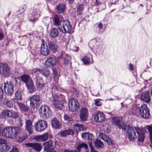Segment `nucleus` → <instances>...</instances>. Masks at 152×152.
<instances>
[{"label":"nucleus","instance_id":"680f3d73","mask_svg":"<svg viewBox=\"0 0 152 152\" xmlns=\"http://www.w3.org/2000/svg\"><path fill=\"white\" fill-rule=\"evenodd\" d=\"M129 67L130 70L132 71H133L134 69V66L133 64H130L129 65Z\"/></svg>","mask_w":152,"mask_h":152},{"label":"nucleus","instance_id":"ddd939ff","mask_svg":"<svg viewBox=\"0 0 152 152\" xmlns=\"http://www.w3.org/2000/svg\"><path fill=\"white\" fill-rule=\"evenodd\" d=\"M30 106L32 107H34L35 105H38L40 101V96L38 95H34L30 98Z\"/></svg>","mask_w":152,"mask_h":152},{"label":"nucleus","instance_id":"09e8293b","mask_svg":"<svg viewBox=\"0 0 152 152\" xmlns=\"http://www.w3.org/2000/svg\"><path fill=\"white\" fill-rule=\"evenodd\" d=\"M34 139L38 141H42L41 135L37 136L34 137Z\"/></svg>","mask_w":152,"mask_h":152},{"label":"nucleus","instance_id":"b1692460","mask_svg":"<svg viewBox=\"0 0 152 152\" xmlns=\"http://www.w3.org/2000/svg\"><path fill=\"white\" fill-rule=\"evenodd\" d=\"M26 129L29 134L32 133L33 126L32 121L31 120H26L25 122Z\"/></svg>","mask_w":152,"mask_h":152},{"label":"nucleus","instance_id":"aec40b11","mask_svg":"<svg viewBox=\"0 0 152 152\" xmlns=\"http://www.w3.org/2000/svg\"><path fill=\"white\" fill-rule=\"evenodd\" d=\"M57 60L54 57L48 58L45 63V65L48 67L52 66L55 65Z\"/></svg>","mask_w":152,"mask_h":152},{"label":"nucleus","instance_id":"a18cd8bd","mask_svg":"<svg viewBox=\"0 0 152 152\" xmlns=\"http://www.w3.org/2000/svg\"><path fill=\"white\" fill-rule=\"evenodd\" d=\"M41 80H38L37 78V79L36 84L37 87L40 88H42L44 86V85L41 83Z\"/></svg>","mask_w":152,"mask_h":152},{"label":"nucleus","instance_id":"052dcab7","mask_svg":"<svg viewBox=\"0 0 152 152\" xmlns=\"http://www.w3.org/2000/svg\"><path fill=\"white\" fill-rule=\"evenodd\" d=\"M64 152H77V151L74 150H70L69 149L65 150Z\"/></svg>","mask_w":152,"mask_h":152},{"label":"nucleus","instance_id":"f03ea898","mask_svg":"<svg viewBox=\"0 0 152 152\" xmlns=\"http://www.w3.org/2000/svg\"><path fill=\"white\" fill-rule=\"evenodd\" d=\"M53 99L52 102L54 107L58 110H61L65 102L64 96L62 95L58 96L55 94L53 96Z\"/></svg>","mask_w":152,"mask_h":152},{"label":"nucleus","instance_id":"4468645a","mask_svg":"<svg viewBox=\"0 0 152 152\" xmlns=\"http://www.w3.org/2000/svg\"><path fill=\"white\" fill-rule=\"evenodd\" d=\"M4 88L5 93L8 95H11L13 91V84L10 82L4 83Z\"/></svg>","mask_w":152,"mask_h":152},{"label":"nucleus","instance_id":"c756f323","mask_svg":"<svg viewBox=\"0 0 152 152\" xmlns=\"http://www.w3.org/2000/svg\"><path fill=\"white\" fill-rule=\"evenodd\" d=\"M59 34V31L57 28H53L50 31V37L54 38L58 36Z\"/></svg>","mask_w":152,"mask_h":152},{"label":"nucleus","instance_id":"864d4df0","mask_svg":"<svg viewBox=\"0 0 152 152\" xmlns=\"http://www.w3.org/2000/svg\"><path fill=\"white\" fill-rule=\"evenodd\" d=\"M88 133H84L81 134V137L83 139H85L87 136Z\"/></svg>","mask_w":152,"mask_h":152},{"label":"nucleus","instance_id":"37998d69","mask_svg":"<svg viewBox=\"0 0 152 152\" xmlns=\"http://www.w3.org/2000/svg\"><path fill=\"white\" fill-rule=\"evenodd\" d=\"M82 61L85 64H88L90 63V58L87 56H84L82 58Z\"/></svg>","mask_w":152,"mask_h":152},{"label":"nucleus","instance_id":"bb28decb","mask_svg":"<svg viewBox=\"0 0 152 152\" xmlns=\"http://www.w3.org/2000/svg\"><path fill=\"white\" fill-rule=\"evenodd\" d=\"M15 102V99H13L10 100H6L4 102V104L7 108H10L13 107Z\"/></svg>","mask_w":152,"mask_h":152},{"label":"nucleus","instance_id":"4c0bfd02","mask_svg":"<svg viewBox=\"0 0 152 152\" xmlns=\"http://www.w3.org/2000/svg\"><path fill=\"white\" fill-rule=\"evenodd\" d=\"M41 74L45 77H48L49 75V72L47 69L43 68L41 69Z\"/></svg>","mask_w":152,"mask_h":152},{"label":"nucleus","instance_id":"603ef678","mask_svg":"<svg viewBox=\"0 0 152 152\" xmlns=\"http://www.w3.org/2000/svg\"><path fill=\"white\" fill-rule=\"evenodd\" d=\"M95 104L97 106H100L101 105V103L98 99H95L94 100Z\"/></svg>","mask_w":152,"mask_h":152},{"label":"nucleus","instance_id":"bf43d9fd","mask_svg":"<svg viewBox=\"0 0 152 152\" xmlns=\"http://www.w3.org/2000/svg\"><path fill=\"white\" fill-rule=\"evenodd\" d=\"M82 147H84L86 149H87L88 148V147L87 145L85 143H83L81 144Z\"/></svg>","mask_w":152,"mask_h":152},{"label":"nucleus","instance_id":"39448f33","mask_svg":"<svg viewBox=\"0 0 152 152\" xmlns=\"http://www.w3.org/2000/svg\"><path fill=\"white\" fill-rule=\"evenodd\" d=\"M18 113L12 110L7 109L4 110L0 114V118L2 119H6L9 118H17L18 116Z\"/></svg>","mask_w":152,"mask_h":152},{"label":"nucleus","instance_id":"dca6fc26","mask_svg":"<svg viewBox=\"0 0 152 152\" xmlns=\"http://www.w3.org/2000/svg\"><path fill=\"white\" fill-rule=\"evenodd\" d=\"M27 147L31 148L37 152H40L42 149L41 145L38 143H28L25 144Z\"/></svg>","mask_w":152,"mask_h":152},{"label":"nucleus","instance_id":"de8ad7c7","mask_svg":"<svg viewBox=\"0 0 152 152\" xmlns=\"http://www.w3.org/2000/svg\"><path fill=\"white\" fill-rule=\"evenodd\" d=\"M26 7L25 5L22 6L20 7L19 10V12H20V13H22L26 9Z\"/></svg>","mask_w":152,"mask_h":152},{"label":"nucleus","instance_id":"2eb2a0df","mask_svg":"<svg viewBox=\"0 0 152 152\" xmlns=\"http://www.w3.org/2000/svg\"><path fill=\"white\" fill-rule=\"evenodd\" d=\"M42 44L41 46L40 52L42 55L48 56L49 54L50 50L48 49L47 45L44 39L42 40Z\"/></svg>","mask_w":152,"mask_h":152},{"label":"nucleus","instance_id":"e2e57ef3","mask_svg":"<svg viewBox=\"0 0 152 152\" xmlns=\"http://www.w3.org/2000/svg\"><path fill=\"white\" fill-rule=\"evenodd\" d=\"M4 37V35L3 34L0 32V40H1Z\"/></svg>","mask_w":152,"mask_h":152},{"label":"nucleus","instance_id":"774afa93","mask_svg":"<svg viewBox=\"0 0 152 152\" xmlns=\"http://www.w3.org/2000/svg\"><path fill=\"white\" fill-rule=\"evenodd\" d=\"M95 4L96 5H98L99 4V3L98 1L97 0H96Z\"/></svg>","mask_w":152,"mask_h":152},{"label":"nucleus","instance_id":"6ab92c4d","mask_svg":"<svg viewBox=\"0 0 152 152\" xmlns=\"http://www.w3.org/2000/svg\"><path fill=\"white\" fill-rule=\"evenodd\" d=\"M39 17V12L37 10L34 11L33 13L30 14L28 16L29 20L33 23L35 22Z\"/></svg>","mask_w":152,"mask_h":152},{"label":"nucleus","instance_id":"a211bd4d","mask_svg":"<svg viewBox=\"0 0 152 152\" xmlns=\"http://www.w3.org/2000/svg\"><path fill=\"white\" fill-rule=\"evenodd\" d=\"M104 115L101 112H97L94 114V120L96 122H101L104 120Z\"/></svg>","mask_w":152,"mask_h":152},{"label":"nucleus","instance_id":"58836bf2","mask_svg":"<svg viewBox=\"0 0 152 152\" xmlns=\"http://www.w3.org/2000/svg\"><path fill=\"white\" fill-rule=\"evenodd\" d=\"M147 127L150 134V140L152 144V126L151 125L147 126Z\"/></svg>","mask_w":152,"mask_h":152},{"label":"nucleus","instance_id":"423d86ee","mask_svg":"<svg viewBox=\"0 0 152 152\" xmlns=\"http://www.w3.org/2000/svg\"><path fill=\"white\" fill-rule=\"evenodd\" d=\"M126 127V130L127 132V135L128 136L129 139L130 141H133L136 138V129L138 128L134 127L132 128L129 125L127 126Z\"/></svg>","mask_w":152,"mask_h":152},{"label":"nucleus","instance_id":"5fc2aeb1","mask_svg":"<svg viewBox=\"0 0 152 152\" xmlns=\"http://www.w3.org/2000/svg\"><path fill=\"white\" fill-rule=\"evenodd\" d=\"M64 118L65 120L67 121H70V119L69 117L66 114H65Z\"/></svg>","mask_w":152,"mask_h":152},{"label":"nucleus","instance_id":"7ed1b4c3","mask_svg":"<svg viewBox=\"0 0 152 152\" xmlns=\"http://www.w3.org/2000/svg\"><path fill=\"white\" fill-rule=\"evenodd\" d=\"M58 29L63 33H70L72 32V26L67 20L61 21Z\"/></svg>","mask_w":152,"mask_h":152},{"label":"nucleus","instance_id":"6e6d98bb","mask_svg":"<svg viewBox=\"0 0 152 152\" xmlns=\"http://www.w3.org/2000/svg\"><path fill=\"white\" fill-rule=\"evenodd\" d=\"M82 148L81 144L77 146V152H80L81 148Z\"/></svg>","mask_w":152,"mask_h":152},{"label":"nucleus","instance_id":"f257e3e1","mask_svg":"<svg viewBox=\"0 0 152 152\" xmlns=\"http://www.w3.org/2000/svg\"><path fill=\"white\" fill-rule=\"evenodd\" d=\"M20 130V128L19 127H7L2 129L1 135L7 138L14 139L16 137Z\"/></svg>","mask_w":152,"mask_h":152},{"label":"nucleus","instance_id":"2f4dec72","mask_svg":"<svg viewBox=\"0 0 152 152\" xmlns=\"http://www.w3.org/2000/svg\"><path fill=\"white\" fill-rule=\"evenodd\" d=\"M65 8V5L64 4H61L57 6L56 10L58 13H62L64 11Z\"/></svg>","mask_w":152,"mask_h":152},{"label":"nucleus","instance_id":"13d9d810","mask_svg":"<svg viewBox=\"0 0 152 152\" xmlns=\"http://www.w3.org/2000/svg\"><path fill=\"white\" fill-rule=\"evenodd\" d=\"M3 90L0 88V99L3 97Z\"/></svg>","mask_w":152,"mask_h":152},{"label":"nucleus","instance_id":"69168bd1","mask_svg":"<svg viewBox=\"0 0 152 152\" xmlns=\"http://www.w3.org/2000/svg\"><path fill=\"white\" fill-rule=\"evenodd\" d=\"M90 147H91V152H98V151H96V150H95L94 149H93L91 147L90 145Z\"/></svg>","mask_w":152,"mask_h":152},{"label":"nucleus","instance_id":"1a4fd4ad","mask_svg":"<svg viewBox=\"0 0 152 152\" xmlns=\"http://www.w3.org/2000/svg\"><path fill=\"white\" fill-rule=\"evenodd\" d=\"M138 109L141 116L144 118L147 119L150 115V111L147 105L143 104L141 106L139 107Z\"/></svg>","mask_w":152,"mask_h":152},{"label":"nucleus","instance_id":"7c9ffc66","mask_svg":"<svg viewBox=\"0 0 152 152\" xmlns=\"http://www.w3.org/2000/svg\"><path fill=\"white\" fill-rule=\"evenodd\" d=\"M16 103L20 109L24 112L27 111L29 110V107L22 103L17 102Z\"/></svg>","mask_w":152,"mask_h":152},{"label":"nucleus","instance_id":"4be33fe9","mask_svg":"<svg viewBox=\"0 0 152 152\" xmlns=\"http://www.w3.org/2000/svg\"><path fill=\"white\" fill-rule=\"evenodd\" d=\"M99 137L100 139L106 142L108 145H113V140L105 134L100 133L99 135Z\"/></svg>","mask_w":152,"mask_h":152},{"label":"nucleus","instance_id":"6e6552de","mask_svg":"<svg viewBox=\"0 0 152 152\" xmlns=\"http://www.w3.org/2000/svg\"><path fill=\"white\" fill-rule=\"evenodd\" d=\"M10 73V69L6 63H0V74L3 77H9Z\"/></svg>","mask_w":152,"mask_h":152},{"label":"nucleus","instance_id":"473e14b6","mask_svg":"<svg viewBox=\"0 0 152 152\" xmlns=\"http://www.w3.org/2000/svg\"><path fill=\"white\" fill-rule=\"evenodd\" d=\"M59 18L57 15H55L53 18V22L54 25L56 26L59 27L60 24Z\"/></svg>","mask_w":152,"mask_h":152},{"label":"nucleus","instance_id":"5701e85b","mask_svg":"<svg viewBox=\"0 0 152 152\" xmlns=\"http://www.w3.org/2000/svg\"><path fill=\"white\" fill-rule=\"evenodd\" d=\"M48 47L53 53H56L58 50V45L56 43L53 41H50L48 43Z\"/></svg>","mask_w":152,"mask_h":152},{"label":"nucleus","instance_id":"c03bdc74","mask_svg":"<svg viewBox=\"0 0 152 152\" xmlns=\"http://www.w3.org/2000/svg\"><path fill=\"white\" fill-rule=\"evenodd\" d=\"M15 96L17 99L20 100H22V98L20 92L18 91H16L15 94Z\"/></svg>","mask_w":152,"mask_h":152},{"label":"nucleus","instance_id":"f704fd0d","mask_svg":"<svg viewBox=\"0 0 152 152\" xmlns=\"http://www.w3.org/2000/svg\"><path fill=\"white\" fill-rule=\"evenodd\" d=\"M62 56L64 58V63L65 64H67L71 60V57L65 53L63 54Z\"/></svg>","mask_w":152,"mask_h":152},{"label":"nucleus","instance_id":"8fccbe9b","mask_svg":"<svg viewBox=\"0 0 152 152\" xmlns=\"http://www.w3.org/2000/svg\"><path fill=\"white\" fill-rule=\"evenodd\" d=\"M7 141L6 140L3 139H0V145L6 144Z\"/></svg>","mask_w":152,"mask_h":152},{"label":"nucleus","instance_id":"338daca9","mask_svg":"<svg viewBox=\"0 0 152 152\" xmlns=\"http://www.w3.org/2000/svg\"><path fill=\"white\" fill-rule=\"evenodd\" d=\"M2 129L1 126H0V136L1 135V132Z\"/></svg>","mask_w":152,"mask_h":152},{"label":"nucleus","instance_id":"79ce46f5","mask_svg":"<svg viewBox=\"0 0 152 152\" xmlns=\"http://www.w3.org/2000/svg\"><path fill=\"white\" fill-rule=\"evenodd\" d=\"M42 141H45L49 137V135L47 133H46L43 134L41 135Z\"/></svg>","mask_w":152,"mask_h":152},{"label":"nucleus","instance_id":"c85d7f7f","mask_svg":"<svg viewBox=\"0 0 152 152\" xmlns=\"http://www.w3.org/2000/svg\"><path fill=\"white\" fill-rule=\"evenodd\" d=\"M74 133L72 130L69 129L67 130L61 131L60 134L61 136H65L68 135H72Z\"/></svg>","mask_w":152,"mask_h":152},{"label":"nucleus","instance_id":"393cba45","mask_svg":"<svg viewBox=\"0 0 152 152\" xmlns=\"http://www.w3.org/2000/svg\"><path fill=\"white\" fill-rule=\"evenodd\" d=\"M43 145L44 146V150L47 152H50L53 149L52 148V142L51 140L44 142Z\"/></svg>","mask_w":152,"mask_h":152},{"label":"nucleus","instance_id":"cd10ccee","mask_svg":"<svg viewBox=\"0 0 152 152\" xmlns=\"http://www.w3.org/2000/svg\"><path fill=\"white\" fill-rule=\"evenodd\" d=\"M51 125L52 127L55 129L59 128L60 125L59 121L55 118L51 120Z\"/></svg>","mask_w":152,"mask_h":152},{"label":"nucleus","instance_id":"a19ab883","mask_svg":"<svg viewBox=\"0 0 152 152\" xmlns=\"http://www.w3.org/2000/svg\"><path fill=\"white\" fill-rule=\"evenodd\" d=\"M84 8V6L83 4L79 5L77 7V11L79 15H81L82 11H83Z\"/></svg>","mask_w":152,"mask_h":152},{"label":"nucleus","instance_id":"20e7f679","mask_svg":"<svg viewBox=\"0 0 152 152\" xmlns=\"http://www.w3.org/2000/svg\"><path fill=\"white\" fill-rule=\"evenodd\" d=\"M20 78L22 81L26 83L30 93L33 92L35 91L33 81L28 75L24 74Z\"/></svg>","mask_w":152,"mask_h":152},{"label":"nucleus","instance_id":"ea45409f","mask_svg":"<svg viewBox=\"0 0 152 152\" xmlns=\"http://www.w3.org/2000/svg\"><path fill=\"white\" fill-rule=\"evenodd\" d=\"M39 73H41V69H40L35 68L34 69L32 70V74L36 77H37Z\"/></svg>","mask_w":152,"mask_h":152},{"label":"nucleus","instance_id":"9d476101","mask_svg":"<svg viewBox=\"0 0 152 152\" xmlns=\"http://www.w3.org/2000/svg\"><path fill=\"white\" fill-rule=\"evenodd\" d=\"M112 122L118 126L120 129H122L124 131L126 130V127L124 123L122 121V119L120 117H113L112 118Z\"/></svg>","mask_w":152,"mask_h":152},{"label":"nucleus","instance_id":"f3484780","mask_svg":"<svg viewBox=\"0 0 152 152\" xmlns=\"http://www.w3.org/2000/svg\"><path fill=\"white\" fill-rule=\"evenodd\" d=\"M88 110L85 107L82 108L80 112V119L84 121L87 120L88 117Z\"/></svg>","mask_w":152,"mask_h":152},{"label":"nucleus","instance_id":"a878e982","mask_svg":"<svg viewBox=\"0 0 152 152\" xmlns=\"http://www.w3.org/2000/svg\"><path fill=\"white\" fill-rule=\"evenodd\" d=\"M136 132L138 134V139L139 142H143L145 138V136L142 130L138 128L136 129Z\"/></svg>","mask_w":152,"mask_h":152},{"label":"nucleus","instance_id":"412c9836","mask_svg":"<svg viewBox=\"0 0 152 152\" xmlns=\"http://www.w3.org/2000/svg\"><path fill=\"white\" fill-rule=\"evenodd\" d=\"M140 98L143 102L147 103L149 102L151 100L150 92L147 91L143 92Z\"/></svg>","mask_w":152,"mask_h":152},{"label":"nucleus","instance_id":"49530a36","mask_svg":"<svg viewBox=\"0 0 152 152\" xmlns=\"http://www.w3.org/2000/svg\"><path fill=\"white\" fill-rule=\"evenodd\" d=\"M11 147L10 145H5L3 146L2 149L4 151H8L10 150Z\"/></svg>","mask_w":152,"mask_h":152},{"label":"nucleus","instance_id":"0e129e2a","mask_svg":"<svg viewBox=\"0 0 152 152\" xmlns=\"http://www.w3.org/2000/svg\"><path fill=\"white\" fill-rule=\"evenodd\" d=\"M102 24L101 23H99L98 25V27L100 29H101L102 28Z\"/></svg>","mask_w":152,"mask_h":152},{"label":"nucleus","instance_id":"f8f14e48","mask_svg":"<svg viewBox=\"0 0 152 152\" xmlns=\"http://www.w3.org/2000/svg\"><path fill=\"white\" fill-rule=\"evenodd\" d=\"M47 126V122L44 120L38 121L35 124L34 127L36 131H42L45 129Z\"/></svg>","mask_w":152,"mask_h":152},{"label":"nucleus","instance_id":"4d7b16f0","mask_svg":"<svg viewBox=\"0 0 152 152\" xmlns=\"http://www.w3.org/2000/svg\"><path fill=\"white\" fill-rule=\"evenodd\" d=\"M11 152H18V151L16 148L13 147L11 150Z\"/></svg>","mask_w":152,"mask_h":152},{"label":"nucleus","instance_id":"0eeeda50","mask_svg":"<svg viewBox=\"0 0 152 152\" xmlns=\"http://www.w3.org/2000/svg\"><path fill=\"white\" fill-rule=\"evenodd\" d=\"M40 116L44 119L50 116L51 115V110L49 107L46 105H42L39 109Z\"/></svg>","mask_w":152,"mask_h":152},{"label":"nucleus","instance_id":"e433bc0d","mask_svg":"<svg viewBox=\"0 0 152 152\" xmlns=\"http://www.w3.org/2000/svg\"><path fill=\"white\" fill-rule=\"evenodd\" d=\"M95 146L97 148H100L104 145L103 142L99 139L96 140L94 143Z\"/></svg>","mask_w":152,"mask_h":152},{"label":"nucleus","instance_id":"9b49d317","mask_svg":"<svg viewBox=\"0 0 152 152\" xmlns=\"http://www.w3.org/2000/svg\"><path fill=\"white\" fill-rule=\"evenodd\" d=\"M69 107L71 111H75L79 107V102L75 99L72 98L69 100Z\"/></svg>","mask_w":152,"mask_h":152},{"label":"nucleus","instance_id":"72a5a7b5","mask_svg":"<svg viewBox=\"0 0 152 152\" xmlns=\"http://www.w3.org/2000/svg\"><path fill=\"white\" fill-rule=\"evenodd\" d=\"M74 129L77 131L84 130L85 129V126L83 125L77 124L74 126Z\"/></svg>","mask_w":152,"mask_h":152},{"label":"nucleus","instance_id":"3c124183","mask_svg":"<svg viewBox=\"0 0 152 152\" xmlns=\"http://www.w3.org/2000/svg\"><path fill=\"white\" fill-rule=\"evenodd\" d=\"M87 139L88 140H92L93 139L94 137L93 135L89 133H88Z\"/></svg>","mask_w":152,"mask_h":152},{"label":"nucleus","instance_id":"c9c22d12","mask_svg":"<svg viewBox=\"0 0 152 152\" xmlns=\"http://www.w3.org/2000/svg\"><path fill=\"white\" fill-rule=\"evenodd\" d=\"M53 77L54 80L56 82L57 81L58 79V72L57 69L56 68H53Z\"/></svg>","mask_w":152,"mask_h":152}]
</instances>
